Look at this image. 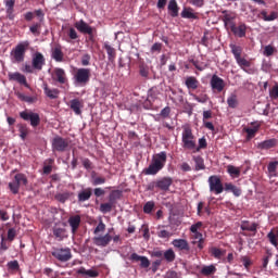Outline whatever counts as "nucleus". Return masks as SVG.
Returning <instances> with one entry per match:
<instances>
[{
  "mask_svg": "<svg viewBox=\"0 0 278 278\" xmlns=\"http://www.w3.org/2000/svg\"><path fill=\"white\" fill-rule=\"evenodd\" d=\"M113 237L109 235H103V237H93V244L97 247L105 248L110 244L112 241Z\"/></svg>",
  "mask_w": 278,
  "mask_h": 278,
  "instance_id": "23",
  "label": "nucleus"
},
{
  "mask_svg": "<svg viewBox=\"0 0 278 278\" xmlns=\"http://www.w3.org/2000/svg\"><path fill=\"white\" fill-rule=\"evenodd\" d=\"M99 210L102 214H108V213L112 212L113 204H111V202H104L103 204H100Z\"/></svg>",
  "mask_w": 278,
  "mask_h": 278,
  "instance_id": "57",
  "label": "nucleus"
},
{
  "mask_svg": "<svg viewBox=\"0 0 278 278\" xmlns=\"http://www.w3.org/2000/svg\"><path fill=\"white\" fill-rule=\"evenodd\" d=\"M185 86L188 90H197L200 86V81L195 76H188L185 79Z\"/></svg>",
  "mask_w": 278,
  "mask_h": 278,
  "instance_id": "31",
  "label": "nucleus"
},
{
  "mask_svg": "<svg viewBox=\"0 0 278 278\" xmlns=\"http://www.w3.org/2000/svg\"><path fill=\"white\" fill-rule=\"evenodd\" d=\"M9 80L17 81L20 85H24V87L29 88L26 76L20 72L11 73L9 75Z\"/></svg>",
  "mask_w": 278,
  "mask_h": 278,
  "instance_id": "25",
  "label": "nucleus"
},
{
  "mask_svg": "<svg viewBox=\"0 0 278 278\" xmlns=\"http://www.w3.org/2000/svg\"><path fill=\"white\" fill-rule=\"evenodd\" d=\"M41 23H34L30 25V34L34 36H40L41 34Z\"/></svg>",
  "mask_w": 278,
  "mask_h": 278,
  "instance_id": "58",
  "label": "nucleus"
},
{
  "mask_svg": "<svg viewBox=\"0 0 278 278\" xmlns=\"http://www.w3.org/2000/svg\"><path fill=\"white\" fill-rule=\"evenodd\" d=\"M67 223L71 227L72 233L76 235L81 224V217L80 215H73L72 217H68Z\"/></svg>",
  "mask_w": 278,
  "mask_h": 278,
  "instance_id": "22",
  "label": "nucleus"
},
{
  "mask_svg": "<svg viewBox=\"0 0 278 278\" xmlns=\"http://www.w3.org/2000/svg\"><path fill=\"white\" fill-rule=\"evenodd\" d=\"M267 239L271 245H274L275 248H278V230H271L267 235Z\"/></svg>",
  "mask_w": 278,
  "mask_h": 278,
  "instance_id": "47",
  "label": "nucleus"
},
{
  "mask_svg": "<svg viewBox=\"0 0 278 278\" xmlns=\"http://www.w3.org/2000/svg\"><path fill=\"white\" fill-rule=\"evenodd\" d=\"M203 227V222H197L195 224H192V226H190L189 230L192 233L191 239L193 241H203L204 237L202 235V232H199V229H201Z\"/></svg>",
  "mask_w": 278,
  "mask_h": 278,
  "instance_id": "17",
  "label": "nucleus"
},
{
  "mask_svg": "<svg viewBox=\"0 0 278 278\" xmlns=\"http://www.w3.org/2000/svg\"><path fill=\"white\" fill-rule=\"evenodd\" d=\"M269 97L273 100L278 99V84H276L275 86L271 87V89L269 90Z\"/></svg>",
  "mask_w": 278,
  "mask_h": 278,
  "instance_id": "64",
  "label": "nucleus"
},
{
  "mask_svg": "<svg viewBox=\"0 0 278 278\" xmlns=\"http://www.w3.org/2000/svg\"><path fill=\"white\" fill-rule=\"evenodd\" d=\"M160 96V90L157 87H151L148 90L147 101L149 103L154 102Z\"/></svg>",
  "mask_w": 278,
  "mask_h": 278,
  "instance_id": "39",
  "label": "nucleus"
},
{
  "mask_svg": "<svg viewBox=\"0 0 278 278\" xmlns=\"http://www.w3.org/2000/svg\"><path fill=\"white\" fill-rule=\"evenodd\" d=\"M179 5L176 0H169L167 4V11L170 17L176 18L179 16Z\"/></svg>",
  "mask_w": 278,
  "mask_h": 278,
  "instance_id": "28",
  "label": "nucleus"
},
{
  "mask_svg": "<svg viewBox=\"0 0 278 278\" xmlns=\"http://www.w3.org/2000/svg\"><path fill=\"white\" fill-rule=\"evenodd\" d=\"M28 47L29 41H24L17 43V46H15V49L11 51V56H13V60H15L16 63H23L25 61V54Z\"/></svg>",
  "mask_w": 278,
  "mask_h": 278,
  "instance_id": "8",
  "label": "nucleus"
},
{
  "mask_svg": "<svg viewBox=\"0 0 278 278\" xmlns=\"http://www.w3.org/2000/svg\"><path fill=\"white\" fill-rule=\"evenodd\" d=\"M52 235L58 242H62L67 238V230L65 226H59L55 224V226L52 228Z\"/></svg>",
  "mask_w": 278,
  "mask_h": 278,
  "instance_id": "16",
  "label": "nucleus"
},
{
  "mask_svg": "<svg viewBox=\"0 0 278 278\" xmlns=\"http://www.w3.org/2000/svg\"><path fill=\"white\" fill-rule=\"evenodd\" d=\"M13 179H15L17 181L20 187L27 186V184H28L27 176L23 173L15 174V178H13Z\"/></svg>",
  "mask_w": 278,
  "mask_h": 278,
  "instance_id": "52",
  "label": "nucleus"
},
{
  "mask_svg": "<svg viewBox=\"0 0 278 278\" xmlns=\"http://www.w3.org/2000/svg\"><path fill=\"white\" fill-rule=\"evenodd\" d=\"M182 18L186 20H199L198 13L193 12L191 8H185L180 13Z\"/></svg>",
  "mask_w": 278,
  "mask_h": 278,
  "instance_id": "37",
  "label": "nucleus"
},
{
  "mask_svg": "<svg viewBox=\"0 0 278 278\" xmlns=\"http://www.w3.org/2000/svg\"><path fill=\"white\" fill-rule=\"evenodd\" d=\"M163 49V43L162 42H154L152 47L150 48V53L155 54V53H161Z\"/></svg>",
  "mask_w": 278,
  "mask_h": 278,
  "instance_id": "61",
  "label": "nucleus"
},
{
  "mask_svg": "<svg viewBox=\"0 0 278 278\" xmlns=\"http://www.w3.org/2000/svg\"><path fill=\"white\" fill-rule=\"evenodd\" d=\"M210 192L218 195L225 191V186L219 175H211L207 179Z\"/></svg>",
  "mask_w": 278,
  "mask_h": 278,
  "instance_id": "7",
  "label": "nucleus"
},
{
  "mask_svg": "<svg viewBox=\"0 0 278 278\" xmlns=\"http://www.w3.org/2000/svg\"><path fill=\"white\" fill-rule=\"evenodd\" d=\"M167 152L161 151L152 156V161L148 167L143 169V174L147 176L157 175L166 165Z\"/></svg>",
  "mask_w": 278,
  "mask_h": 278,
  "instance_id": "1",
  "label": "nucleus"
},
{
  "mask_svg": "<svg viewBox=\"0 0 278 278\" xmlns=\"http://www.w3.org/2000/svg\"><path fill=\"white\" fill-rule=\"evenodd\" d=\"M226 253L227 250H222L220 248H210V254L216 260H222Z\"/></svg>",
  "mask_w": 278,
  "mask_h": 278,
  "instance_id": "41",
  "label": "nucleus"
},
{
  "mask_svg": "<svg viewBox=\"0 0 278 278\" xmlns=\"http://www.w3.org/2000/svg\"><path fill=\"white\" fill-rule=\"evenodd\" d=\"M43 93L50 100H56L60 96V89L58 88H50L48 84L43 85Z\"/></svg>",
  "mask_w": 278,
  "mask_h": 278,
  "instance_id": "26",
  "label": "nucleus"
},
{
  "mask_svg": "<svg viewBox=\"0 0 278 278\" xmlns=\"http://www.w3.org/2000/svg\"><path fill=\"white\" fill-rule=\"evenodd\" d=\"M128 260L131 263H139L140 268L147 269L151 266V261H149L148 256H140V254H137V252H132L128 256Z\"/></svg>",
  "mask_w": 278,
  "mask_h": 278,
  "instance_id": "13",
  "label": "nucleus"
},
{
  "mask_svg": "<svg viewBox=\"0 0 278 278\" xmlns=\"http://www.w3.org/2000/svg\"><path fill=\"white\" fill-rule=\"evenodd\" d=\"M227 173L233 178H239L241 176V168L229 164L227 165Z\"/></svg>",
  "mask_w": 278,
  "mask_h": 278,
  "instance_id": "45",
  "label": "nucleus"
},
{
  "mask_svg": "<svg viewBox=\"0 0 278 278\" xmlns=\"http://www.w3.org/2000/svg\"><path fill=\"white\" fill-rule=\"evenodd\" d=\"M52 80L58 83L59 85H66L68 83V78L66 72L62 67H55L51 75Z\"/></svg>",
  "mask_w": 278,
  "mask_h": 278,
  "instance_id": "12",
  "label": "nucleus"
},
{
  "mask_svg": "<svg viewBox=\"0 0 278 278\" xmlns=\"http://www.w3.org/2000/svg\"><path fill=\"white\" fill-rule=\"evenodd\" d=\"M277 52V49L271 46V45H267L264 47V51H263V54L267 58H270L273 56L275 53Z\"/></svg>",
  "mask_w": 278,
  "mask_h": 278,
  "instance_id": "56",
  "label": "nucleus"
},
{
  "mask_svg": "<svg viewBox=\"0 0 278 278\" xmlns=\"http://www.w3.org/2000/svg\"><path fill=\"white\" fill-rule=\"evenodd\" d=\"M277 146H278V139L270 138V139H266L264 141L258 142L256 147L258 150H270V149H275Z\"/></svg>",
  "mask_w": 278,
  "mask_h": 278,
  "instance_id": "20",
  "label": "nucleus"
},
{
  "mask_svg": "<svg viewBox=\"0 0 278 278\" xmlns=\"http://www.w3.org/2000/svg\"><path fill=\"white\" fill-rule=\"evenodd\" d=\"M17 130L20 131V138H22V140H26L29 135V127L27 124H17Z\"/></svg>",
  "mask_w": 278,
  "mask_h": 278,
  "instance_id": "43",
  "label": "nucleus"
},
{
  "mask_svg": "<svg viewBox=\"0 0 278 278\" xmlns=\"http://www.w3.org/2000/svg\"><path fill=\"white\" fill-rule=\"evenodd\" d=\"M91 77V70L80 67L74 74V80L79 86H86L89 84Z\"/></svg>",
  "mask_w": 278,
  "mask_h": 278,
  "instance_id": "9",
  "label": "nucleus"
},
{
  "mask_svg": "<svg viewBox=\"0 0 278 278\" xmlns=\"http://www.w3.org/2000/svg\"><path fill=\"white\" fill-rule=\"evenodd\" d=\"M211 87L213 90H216L217 92H223L226 87V84L222 77H219L218 75H213L211 78Z\"/></svg>",
  "mask_w": 278,
  "mask_h": 278,
  "instance_id": "18",
  "label": "nucleus"
},
{
  "mask_svg": "<svg viewBox=\"0 0 278 278\" xmlns=\"http://www.w3.org/2000/svg\"><path fill=\"white\" fill-rule=\"evenodd\" d=\"M74 27L83 35L93 36V28L84 20L75 22Z\"/></svg>",
  "mask_w": 278,
  "mask_h": 278,
  "instance_id": "15",
  "label": "nucleus"
},
{
  "mask_svg": "<svg viewBox=\"0 0 278 278\" xmlns=\"http://www.w3.org/2000/svg\"><path fill=\"white\" fill-rule=\"evenodd\" d=\"M193 162L195 164L194 169L197 172L204 170L206 168L205 163H204V159L201 155H193Z\"/></svg>",
  "mask_w": 278,
  "mask_h": 278,
  "instance_id": "42",
  "label": "nucleus"
},
{
  "mask_svg": "<svg viewBox=\"0 0 278 278\" xmlns=\"http://www.w3.org/2000/svg\"><path fill=\"white\" fill-rule=\"evenodd\" d=\"M229 48L231 50V53L238 64V66L241 70L250 68L251 67V61L247 60L242 56L243 48L241 46H238L236 43H230Z\"/></svg>",
  "mask_w": 278,
  "mask_h": 278,
  "instance_id": "2",
  "label": "nucleus"
},
{
  "mask_svg": "<svg viewBox=\"0 0 278 278\" xmlns=\"http://www.w3.org/2000/svg\"><path fill=\"white\" fill-rule=\"evenodd\" d=\"M261 16L264 22H274L278 20V13L273 11L268 15V12L266 10L261 11Z\"/></svg>",
  "mask_w": 278,
  "mask_h": 278,
  "instance_id": "40",
  "label": "nucleus"
},
{
  "mask_svg": "<svg viewBox=\"0 0 278 278\" xmlns=\"http://www.w3.org/2000/svg\"><path fill=\"white\" fill-rule=\"evenodd\" d=\"M106 182V178L104 176H97V175H91V185L97 187L104 185Z\"/></svg>",
  "mask_w": 278,
  "mask_h": 278,
  "instance_id": "51",
  "label": "nucleus"
},
{
  "mask_svg": "<svg viewBox=\"0 0 278 278\" xmlns=\"http://www.w3.org/2000/svg\"><path fill=\"white\" fill-rule=\"evenodd\" d=\"M249 29V26L245 23H239V25L232 26L230 29L233 36L238 38H245L247 37V31Z\"/></svg>",
  "mask_w": 278,
  "mask_h": 278,
  "instance_id": "19",
  "label": "nucleus"
},
{
  "mask_svg": "<svg viewBox=\"0 0 278 278\" xmlns=\"http://www.w3.org/2000/svg\"><path fill=\"white\" fill-rule=\"evenodd\" d=\"M104 50L106 51L108 54V60L111 63H114L116 60V49L113 48L111 45H109L108 42H104L103 45Z\"/></svg>",
  "mask_w": 278,
  "mask_h": 278,
  "instance_id": "34",
  "label": "nucleus"
},
{
  "mask_svg": "<svg viewBox=\"0 0 278 278\" xmlns=\"http://www.w3.org/2000/svg\"><path fill=\"white\" fill-rule=\"evenodd\" d=\"M77 274H79L81 276H87V277H90V278L99 277V273L97 270H93V269L86 270L84 267L79 268L77 270Z\"/></svg>",
  "mask_w": 278,
  "mask_h": 278,
  "instance_id": "46",
  "label": "nucleus"
},
{
  "mask_svg": "<svg viewBox=\"0 0 278 278\" xmlns=\"http://www.w3.org/2000/svg\"><path fill=\"white\" fill-rule=\"evenodd\" d=\"M53 164H54V159H46L43 161V166H42V174L43 175H50L53 169Z\"/></svg>",
  "mask_w": 278,
  "mask_h": 278,
  "instance_id": "38",
  "label": "nucleus"
},
{
  "mask_svg": "<svg viewBox=\"0 0 278 278\" xmlns=\"http://www.w3.org/2000/svg\"><path fill=\"white\" fill-rule=\"evenodd\" d=\"M239 261L242 263L247 271H250L251 266L253 265L252 258L250 256H240Z\"/></svg>",
  "mask_w": 278,
  "mask_h": 278,
  "instance_id": "53",
  "label": "nucleus"
},
{
  "mask_svg": "<svg viewBox=\"0 0 278 278\" xmlns=\"http://www.w3.org/2000/svg\"><path fill=\"white\" fill-rule=\"evenodd\" d=\"M51 58L56 63H62L64 61V53L60 47H54L51 51Z\"/></svg>",
  "mask_w": 278,
  "mask_h": 278,
  "instance_id": "36",
  "label": "nucleus"
},
{
  "mask_svg": "<svg viewBox=\"0 0 278 278\" xmlns=\"http://www.w3.org/2000/svg\"><path fill=\"white\" fill-rule=\"evenodd\" d=\"M139 75L144 78V79H148L149 78V75H150V68L148 65L146 64H140L139 65Z\"/></svg>",
  "mask_w": 278,
  "mask_h": 278,
  "instance_id": "55",
  "label": "nucleus"
},
{
  "mask_svg": "<svg viewBox=\"0 0 278 278\" xmlns=\"http://www.w3.org/2000/svg\"><path fill=\"white\" fill-rule=\"evenodd\" d=\"M192 98L194 101L205 104L208 101V96L206 93H201L200 96L198 94H192Z\"/></svg>",
  "mask_w": 278,
  "mask_h": 278,
  "instance_id": "59",
  "label": "nucleus"
},
{
  "mask_svg": "<svg viewBox=\"0 0 278 278\" xmlns=\"http://www.w3.org/2000/svg\"><path fill=\"white\" fill-rule=\"evenodd\" d=\"M207 148V140L205 137L199 139V146H195L194 152H200L202 149Z\"/></svg>",
  "mask_w": 278,
  "mask_h": 278,
  "instance_id": "60",
  "label": "nucleus"
},
{
  "mask_svg": "<svg viewBox=\"0 0 278 278\" xmlns=\"http://www.w3.org/2000/svg\"><path fill=\"white\" fill-rule=\"evenodd\" d=\"M46 65V58L41 52H35L31 58V67L35 71H42L43 66Z\"/></svg>",
  "mask_w": 278,
  "mask_h": 278,
  "instance_id": "14",
  "label": "nucleus"
},
{
  "mask_svg": "<svg viewBox=\"0 0 278 278\" xmlns=\"http://www.w3.org/2000/svg\"><path fill=\"white\" fill-rule=\"evenodd\" d=\"M278 161H271L267 165V170L270 177H277Z\"/></svg>",
  "mask_w": 278,
  "mask_h": 278,
  "instance_id": "48",
  "label": "nucleus"
},
{
  "mask_svg": "<svg viewBox=\"0 0 278 278\" xmlns=\"http://www.w3.org/2000/svg\"><path fill=\"white\" fill-rule=\"evenodd\" d=\"M163 258L167 263H173L176 260V253L174 252V250L172 248H169L168 250H165Z\"/></svg>",
  "mask_w": 278,
  "mask_h": 278,
  "instance_id": "49",
  "label": "nucleus"
},
{
  "mask_svg": "<svg viewBox=\"0 0 278 278\" xmlns=\"http://www.w3.org/2000/svg\"><path fill=\"white\" fill-rule=\"evenodd\" d=\"M20 185L17 184V181L13 178V181L9 182V189H11V192L13 194H17L20 191Z\"/></svg>",
  "mask_w": 278,
  "mask_h": 278,
  "instance_id": "62",
  "label": "nucleus"
},
{
  "mask_svg": "<svg viewBox=\"0 0 278 278\" xmlns=\"http://www.w3.org/2000/svg\"><path fill=\"white\" fill-rule=\"evenodd\" d=\"M224 190L226 192H231L235 197H241L242 194V189L232 182H225Z\"/></svg>",
  "mask_w": 278,
  "mask_h": 278,
  "instance_id": "30",
  "label": "nucleus"
},
{
  "mask_svg": "<svg viewBox=\"0 0 278 278\" xmlns=\"http://www.w3.org/2000/svg\"><path fill=\"white\" fill-rule=\"evenodd\" d=\"M181 142L185 150H195L197 141L191 127H185L181 132Z\"/></svg>",
  "mask_w": 278,
  "mask_h": 278,
  "instance_id": "4",
  "label": "nucleus"
},
{
  "mask_svg": "<svg viewBox=\"0 0 278 278\" xmlns=\"http://www.w3.org/2000/svg\"><path fill=\"white\" fill-rule=\"evenodd\" d=\"M73 194L74 193L72 191L58 192L54 195V200L64 204L66 201H68L73 197Z\"/></svg>",
  "mask_w": 278,
  "mask_h": 278,
  "instance_id": "35",
  "label": "nucleus"
},
{
  "mask_svg": "<svg viewBox=\"0 0 278 278\" xmlns=\"http://www.w3.org/2000/svg\"><path fill=\"white\" fill-rule=\"evenodd\" d=\"M172 244L174 248H177L180 251H187V252L190 251V245H189L187 239H174L172 241Z\"/></svg>",
  "mask_w": 278,
  "mask_h": 278,
  "instance_id": "32",
  "label": "nucleus"
},
{
  "mask_svg": "<svg viewBox=\"0 0 278 278\" xmlns=\"http://www.w3.org/2000/svg\"><path fill=\"white\" fill-rule=\"evenodd\" d=\"M257 227H258L257 224H250L249 222H243V224H241V230L242 231L256 232Z\"/></svg>",
  "mask_w": 278,
  "mask_h": 278,
  "instance_id": "50",
  "label": "nucleus"
},
{
  "mask_svg": "<svg viewBox=\"0 0 278 278\" xmlns=\"http://www.w3.org/2000/svg\"><path fill=\"white\" fill-rule=\"evenodd\" d=\"M70 148V140L62 136H54L51 140V150L52 152H66Z\"/></svg>",
  "mask_w": 278,
  "mask_h": 278,
  "instance_id": "6",
  "label": "nucleus"
},
{
  "mask_svg": "<svg viewBox=\"0 0 278 278\" xmlns=\"http://www.w3.org/2000/svg\"><path fill=\"white\" fill-rule=\"evenodd\" d=\"M253 127H248L245 128V132H247V139L251 140L253 138H255L256 134L258 132L260 128H261V124L258 123H252Z\"/></svg>",
  "mask_w": 278,
  "mask_h": 278,
  "instance_id": "33",
  "label": "nucleus"
},
{
  "mask_svg": "<svg viewBox=\"0 0 278 278\" xmlns=\"http://www.w3.org/2000/svg\"><path fill=\"white\" fill-rule=\"evenodd\" d=\"M216 267L215 265H205L202 269H201V274L203 276H211L213 274L216 273Z\"/></svg>",
  "mask_w": 278,
  "mask_h": 278,
  "instance_id": "54",
  "label": "nucleus"
},
{
  "mask_svg": "<svg viewBox=\"0 0 278 278\" xmlns=\"http://www.w3.org/2000/svg\"><path fill=\"white\" fill-rule=\"evenodd\" d=\"M4 7H7V20L13 22L15 20V0H4Z\"/></svg>",
  "mask_w": 278,
  "mask_h": 278,
  "instance_id": "27",
  "label": "nucleus"
},
{
  "mask_svg": "<svg viewBox=\"0 0 278 278\" xmlns=\"http://www.w3.org/2000/svg\"><path fill=\"white\" fill-rule=\"evenodd\" d=\"M229 48L231 50V53L238 64V66L241 70L250 68L251 67V61L247 60L242 56L243 48L241 46H238L236 43H230Z\"/></svg>",
  "mask_w": 278,
  "mask_h": 278,
  "instance_id": "3",
  "label": "nucleus"
},
{
  "mask_svg": "<svg viewBox=\"0 0 278 278\" xmlns=\"http://www.w3.org/2000/svg\"><path fill=\"white\" fill-rule=\"evenodd\" d=\"M156 182H157V189L162 191H168L174 180L172 177H162L157 179Z\"/></svg>",
  "mask_w": 278,
  "mask_h": 278,
  "instance_id": "24",
  "label": "nucleus"
},
{
  "mask_svg": "<svg viewBox=\"0 0 278 278\" xmlns=\"http://www.w3.org/2000/svg\"><path fill=\"white\" fill-rule=\"evenodd\" d=\"M20 118L24 119V122H30L33 128H37L41 122L40 115L29 110L20 112Z\"/></svg>",
  "mask_w": 278,
  "mask_h": 278,
  "instance_id": "10",
  "label": "nucleus"
},
{
  "mask_svg": "<svg viewBox=\"0 0 278 278\" xmlns=\"http://www.w3.org/2000/svg\"><path fill=\"white\" fill-rule=\"evenodd\" d=\"M155 207V202H146L143 206L144 214H151Z\"/></svg>",
  "mask_w": 278,
  "mask_h": 278,
  "instance_id": "63",
  "label": "nucleus"
},
{
  "mask_svg": "<svg viewBox=\"0 0 278 278\" xmlns=\"http://www.w3.org/2000/svg\"><path fill=\"white\" fill-rule=\"evenodd\" d=\"M51 256L60 263H66L73 258L71 248H52Z\"/></svg>",
  "mask_w": 278,
  "mask_h": 278,
  "instance_id": "5",
  "label": "nucleus"
},
{
  "mask_svg": "<svg viewBox=\"0 0 278 278\" xmlns=\"http://www.w3.org/2000/svg\"><path fill=\"white\" fill-rule=\"evenodd\" d=\"M227 104H228V108H230V109H237L239 106V99H238L237 93H231L227 98Z\"/></svg>",
  "mask_w": 278,
  "mask_h": 278,
  "instance_id": "44",
  "label": "nucleus"
},
{
  "mask_svg": "<svg viewBox=\"0 0 278 278\" xmlns=\"http://www.w3.org/2000/svg\"><path fill=\"white\" fill-rule=\"evenodd\" d=\"M222 21L226 29H232L236 26L237 13L228 10L222 11Z\"/></svg>",
  "mask_w": 278,
  "mask_h": 278,
  "instance_id": "11",
  "label": "nucleus"
},
{
  "mask_svg": "<svg viewBox=\"0 0 278 278\" xmlns=\"http://www.w3.org/2000/svg\"><path fill=\"white\" fill-rule=\"evenodd\" d=\"M92 197V188L88 187L80 190L77 194V201L83 203L89 201Z\"/></svg>",
  "mask_w": 278,
  "mask_h": 278,
  "instance_id": "29",
  "label": "nucleus"
},
{
  "mask_svg": "<svg viewBox=\"0 0 278 278\" xmlns=\"http://www.w3.org/2000/svg\"><path fill=\"white\" fill-rule=\"evenodd\" d=\"M70 109L74 112L75 115H81V109H84V101L78 98L70 100Z\"/></svg>",
  "mask_w": 278,
  "mask_h": 278,
  "instance_id": "21",
  "label": "nucleus"
}]
</instances>
